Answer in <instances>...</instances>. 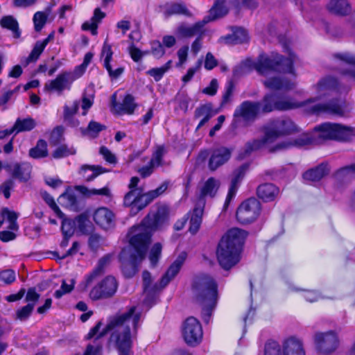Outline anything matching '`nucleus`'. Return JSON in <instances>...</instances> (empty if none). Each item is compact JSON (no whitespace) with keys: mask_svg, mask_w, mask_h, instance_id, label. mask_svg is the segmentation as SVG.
<instances>
[{"mask_svg":"<svg viewBox=\"0 0 355 355\" xmlns=\"http://www.w3.org/2000/svg\"><path fill=\"white\" fill-rule=\"evenodd\" d=\"M2 220L6 219L9 222L8 229L11 230H17L19 225L17 223L18 215L16 212L10 211L8 208H4L1 211Z\"/></svg>","mask_w":355,"mask_h":355,"instance_id":"de8ad7c7","label":"nucleus"},{"mask_svg":"<svg viewBox=\"0 0 355 355\" xmlns=\"http://www.w3.org/2000/svg\"><path fill=\"white\" fill-rule=\"evenodd\" d=\"M76 77L71 71H62L52 80L47 82L44 85V89L49 92H56L62 94L64 90H69Z\"/></svg>","mask_w":355,"mask_h":355,"instance_id":"f3484780","label":"nucleus"},{"mask_svg":"<svg viewBox=\"0 0 355 355\" xmlns=\"http://www.w3.org/2000/svg\"><path fill=\"white\" fill-rule=\"evenodd\" d=\"M285 49L288 58H285L278 53L272 54L270 56L261 54L257 61L247 59L241 64L235 67L233 69V76L237 78L252 69L262 75L270 71L294 74L293 62L295 60V55L287 46Z\"/></svg>","mask_w":355,"mask_h":355,"instance_id":"39448f33","label":"nucleus"},{"mask_svg":"<svg viewBox=\"0 0 355 355\" xmlns=\"http://www.w3.org/2000/svg\"><path fill=\"white\" fill-rule=\"evenodd\" d=\"M334 58L338 64L340 72L355 80V55L345 52L336 53Z\"/></svg>","mask_w":355,"mask_h":355,"instance_id":"6ab92c4d","label":"nucleus"},{"mask_svg":"<svg viewBox=\"0 0 355 355\" xmlns=\"http://www.w3.org/2000/svg\"><path fill=\"white\" fill-rule=\"evenodd\" d=\"M329 172L328 165L326 164H321L315 168L308 170L303 174V178L305 180L311 182H317L320 180L322 178L327 175Z\"/></svg>","mask_w":355,"mask_h":355,"instance_id":"2f4dec72","label":"nucleus"},{"mask_svg":"<svg viewBox=\"0 0 355 355\" xmlns=\"http://www.w3.org/2000/svg\"><path fill=\"white\" fill-rule=\"evenodd\" d=\"M16 276L14 270L8 269L0 272V281L6 284H10L15 281Z\"/></svg>","mask_w":355,"mask_h":355,"instance_id":"774afa93","label":"nucleus"},{"mask_svg":"<svg viewBox=\"0 0 355 355\" xmlns=\"http://www.w3.org/2000/svg\"><path fill=\"white\" fill-rule=\"evenodd\" d=\"M112 106L118 114H132L137 107L135 103L134 97L130 94H127L122 103H119L116 101V94L112 96Z\"/></svg>","mask_w":355,"mask_h":355,"instance_id":"5701e85b","label":"nucleus"},{"mask_svg":"<svg viewBox=\"0 0 355 355\" xmlns=\"http://www.w3.org/2000/svg\"><path fill=\"white\" fill-rule=\"evenodd\" d=\"M34 308L32 303L27 304L26 306L21 307L16 311L15 319L20 321L27 320L32 314Z\"/></svg>","mask_w":355,"mask_h":355,"instance_id":"3c124183","label":"nucleus"},{"mask_svg":"<svg viewBox=\"0 0 355 355\" xmlns=\"http://www.w3.org/2000/svg\"><path fill=\"white\" fill-rule=\"evenodd\" d=\"M191 99L185 93H178L175 98V101L178 104V108L186 113L188 110L189 104Z\"/></svg>","mask_w":355,"mask_h":355,"instance_id":"680f3d73","label":"nucleus"},{"mask_svg":"<svg viewBox=\"0 0 355 355\" xmlns=\"http://www.w3.org/2000/svg\"><path fill=\"white\" fill-rule=\"evenodd\" d=\"M93 219L97 225L105 230L115 227V215L107 207H101L96 209L93 214Z\"/></svg>","mask_w":355,"mask_h":355,"instance_id":"aec40b11","label":"nucleus"},{"mask_svg":"<svg viewBox=\"0 0 355 355\" xmlns=\"http://www.w3.org/2000/svg\"><path fill=\"white\" fill-rule=\"evenodd\" d=\"M353 134V129L339 123H324L314 128L311 134L304 133L292 141H282L273 147L272 151L302 147L309 144H320L326 140L344 141Z\"/></svg>","mask_w":355,"mask_h":355,"instance_id":"20e7f679","label":"nucleus"},{"mask_svg":"<svg viewBox=\"0 0 355 355\" xmlns=\"http://www.w3.org/2000/svg\"><path fill=\"white\" fill-rule=\"evenodd\" d=\"M28 155L33 159L46 157L49 155L46 141L42 139H39L35 146L29 150Z\"/></svg>","mask_w":355,"mask_h":355,"instance_id":"4c0bfd02","label":"nucleus"},{"mask_svg":"<svg viewBox=\"0 0 355 355\" xmlns=\"http://www.w3.org/2000/svg\"><path fill=\"white\" fill-rule=\"evenodd\" d=\"M141 317V312H137L136 307L132 306L125 312L110 318L96 340L111 332L108 342L116 349L119 355H133L132 343L137 336Z\"/></svg>","mask_w":355,"mask_h":355,"instance_id":"f03ea898","label":"nucleus"},{"mask_svg":"<svg viewBox=\"0 0 355 355\" xmlns=\"http://www.w3.org/2000/svg\"><path fill=\"white\" fill-rule=\"evenodd\" d=\"M182 334L188 345L198 344L202 338V329L199 321L193 317L188 318L184 323Z\"/></svg>","mask_w":355,"mask_h":355,"instance_id":"2eb2a0df","label":"nucleus"},{"mask_svg":"<svg viewBox=\"0 0 355 355\" xmlns=\"http://www.w3.org/2000/svg\"><path fill=\"white\" fill-rule=\"evenodd\" d=\"M265 355H282L280 345L273 340L267 342L265 345Z\"/></svg>","mask_w":355,"mask_h":355,"instance_id":"69168bd1","label":"nucleus"},{"mask_svg":"<svg viewBox=\"0 0 355 355\" xmlns=\"http://www.w3.org/2000/svg\"><path fill=\"white\" fill-rule=\"evenodd\" d=\"M76 226L83 234H89L94 230V225L85 214H81L75 218Z\"/></svg>","mask_w":355,"mask_h":355,"instance_id":"e433bc0d","label":"nucleus"},{"mask_svg":"<svg viewBox=\"0 0 355 355\" xmlns=\"http://www.w3.org/2000/svg\"><path fill=\"white\" fill-rule=\"evenodd\" d=\"M298 131V128L291 119L279 118L270 122V127L266 131V139L272 140L279 136L291 135Z\"/></svg>","mask_w":355,"mask_h":355,"instance_id":"9b49d317","label":"nucleus"},{"mask_svg":"<svg viewBox=\"0 0 355 355\" xmlns=\"http://www.w3.org/2000/svg\"><path fill=\"white\" fill-rule=\"evenodd\" d=\"M59 200H60V203L70 209L76 210L78 207L76 196L72 192L62 193Z\"/></svg>","mask_w":355,"mask_h":355,"instance_id":"a18cd8bd","label":"nucleus"},{"mask_svg":"<svg viewBox=\"0 0 355 355\" xmlns=\"http://www.w3.org/2000/svg\"><path fill=\"white\" fill-rule=\"evenodd\" d=\"M270 139H266V133L263 139H254L247 142L242 150H241L238 157L239 159H243L248 157L252 152L259 150L266 143L268 142Z\"/></svg>","mask_w":355,"mask_h":355,"instance_id":"7c9ffc66","label":"nucleus"},{"mask_svg":"<svg viewBox=\"0 0 355 355\" xmlns=\"http://www.w3.org/2000/svg\"><path fill=\"white\" fill-rule=\"evenodd\" d=\"M139 190H130L124 196L123 205L125 207H131V212L135 211L137 196L140 193Z\"/></svg>","mask_w":355,"mask_h":355,"instance_id":"864d4df0","label":"nucleus"},{"mask_svg":"<svg viewBox=\"0 0 355 355\" xmlns=\"http://www.w3.org/2000/svg\"><path fill=\"white\" fill-rule=\"evenodd\" d=\"M226 0H215L214 4L209 10V15L202 21H199L192 26L186 24H180L175 30V34L179 38H190L196 35H201L203 33L205 25L210 21H213L225 15L228 10L225 6Z\"/></svg>","mask_w":355,"mask_h":355,"instance_id":"6e6552de","label":"nucleus"},{"mask_svg":"<svg viewBox=\"0 0 355 355\" xmlns=\"http://www.w3.org/2000/svg\"><path fill=\"white\" fill-rule=\"evenodd\" d=\"M48 13L42 11L36 12L33 17V21L34 24V29L36 32H40L45 26L47 19Z\"/></svg>","mask_w":355,"mask_h":355,"instance_id":"8fccbe9b","label":"nucleus"},{"mask_svg":"<svg viewBox=\"0 0 355 355\" xmlns=\"http://www.w3.org/2000/svg\"><path fill=\"white\" fill-rule=\"evenodd\" d=\"M257 194L263 201L270 202L279 194V189L272 183H265L257 187Z\"/></svg>","mask_w":355,"mask_h":355,"instance_id":"bb28decb","label":"nucleus"},{"mask_svg":"<svg viewBox=\"0 0 355 355\" xmlns=\"http://www.w3.org/2000/svg\"><path fill=\"white\" fill-rule=\"evenodd\" d=\"M76 153V150L73 146H68L67 145L62 144L58 146L52 153L54 159H60L69 155H73Z\"/></svg>","mask_w":355,"mask_h":355,"instance_id":"09e8293b","label":"nucleus"},{"mask_svg":"<svg viewBox=\"0 0 355 355\" xmlns=\"http://www.w3.org/2000/svg\"><path fill=\"white\" fill-rule=\"evenodd\" d=\"M162 245L160 243H155L150 251L149 259L153 266H155L162 254Z\"/></svg>","mask_w":355,"mask_h":355,"instance_id":"052dcab7","label":"nucleus"},{"mask_svg":"<svg viewBox=\"0 0 355 355\" xmlns=\"http://www.w3.org/2000/svg\"><path fill=\"white\" fill-rule=\"evenodd\" d=\"M105 128V125L98 122L92 121L89 123L87 128L82 130V132L85 135H89L92 138H96L98 137L99 132Z\"/></svg>","mask_w":355,"mask_h":355,"instance_id":"49530a36","label":"nucleus"},{"mask_svg":"<svg viewBox=\"0 0 355 355\" xmlns=\"http://www.w3.org/2000/svg\"><path fill=\"white\" fill-rule=\"evenodd\" d=\"M70 282L71 284H68L65 280H62L60 288L59 290H57L54 293V296L55 298L60 299L64 295L69 293L73 290L75 284V280L73 279H71Z\"/></svg>","mask_w":355,"mask_h":355,"instance_id":"e2e57ef3","label":"nucleus"},{"mask_svg":"<svg viewBox=\"0 0 355 355\" xmlns=\"http://www.w3.org/2000/svg\"><path fill=\"white\" fill-rule=\"evenodd\" d=\"M3 168L14 180L27 182L31 177L32 166L28 162L7 163Z\"/></svg>","mask_w":355,"mask_h":355,"instance_id":"dca6fc26","label":"nucleus"},{"mask_svg":"<svg viewBox=\"0 0 355 355\" xmlns=\"http://www.w3.org/2000/svg\"><path fill=\"white\" fill-rule=\"evenodd\" d=\"M316 350L322 354L333 353L338 347L339 340L337 334L333 331L317 332L314 335Z\"/></svg>","mask_w":355,"mask_h":355,"instance_id":"f8f14e48","label":"nucleus"},{"mask_svg":"<svg viewBox=\"0 0 355 355\" xmlns=\"http://www.w3.org/2000/svg\"><path fill=\"white\" fill-rule=\"evenodd\" d=\"M234 90V84L233 81H229L225 88V92L222 96L221 102L219 109L225 108L227 105H230L232 101L233 94Z\"/></svg>","mask_w":355,"mask_h":355,"instance_id":"c03bdc74","label":"nucleus"},{"mask_svg":"<svg viewBox=\"0 0 355 355\" xmlns=\"http://www.w3.org/2000/svg\"><path fill=\"white\" fill-rule=\"evenodd\" d=\"M270 139H266V133L263 139H254L247 142L242 150H241L238 157L239 159H243L248 157L252 152L259 150L266 143L268 142Z\"/></svg>","mask_w":355,"mask_h":355,"instance_id":"c756f323","label":"nucleus"},{"mask_svg":"<svg viewBox=\"0 0 355 355\" xmlns=\"http://www.w3.org/2000/svg\"><path fill=\"white\" fill-rule=\"evenodd\" d=\"M165 153V150L163 146H159L155 153L153 154L150 164L154 167H158L162 164V159Z\"/></svg>","mask_w":355,"mask_h":355,"instance_id":"0e129e2a","label":"nucleus"},{"mask_svg":"<svg viewBox=\"0 0 355 355\" xmlns=\"http://www.w3.org/2000/svg\"><path fill=\"white\" fill-rule=\"evenodd\" d=\"M42 197L45 202L50 207L54 213L59 218H63L64 214L62 212L59 207L56 205L53 198L46 191L42 193Z\"/></svg>","mask_w":355,"mask_h":355,"instance_id":"5fc2aeb1","label":"nucleus"},{"mask_svg":"<svg viewBox=\"0 0 355 355\" xmlns=\"http://www.w3.org/2000/svg\"><path fill=\"white\" fill-rule=\"evenodd\" d=\"M318 96L311 98L307 101L297 102L291 98H288L280 94H268L264 96L262 103V112H270L273 110L284 111L295 109L306 105L309 103L315 102L322 99L325 96H332L334 92H347L349 88H341L337 80L332 77H327L322 79L317 85Z\"/></svg>","mask_w":355,"mask_h":355,"instance_id":"7ed1b4c3","label":"nucleus"},{"mask_svg":"<svg viewBox=\"0 0 355 355\" xmlns=\"http://www.w3.org/2000/svg\"><path fill=\"white\" fill-rule=\"evenodd\" d=\"M264 86L271 90H290L295 84L286 78L274 77L263 81Z\"/></svg>","mask_w":355,"mask_h":355,"instance_id":"a878e982","label":"nucleus"},{"mask_svg":"<svg viewBox=\"0 0 355 355\" xmlns=\"http://www.w3.org/2000/svg\"><path fill=\"white\" fill-rule=\"evenodd\" d=\"M64 128L62 125L56 126L51 132L49 142L53 146H56L64 140Z\"/></svg>","mask_w":355,"mask_h":355,"instance_id":"4d7b16f0","label":"nucleus"},{"mask_svg":"<svg viewBox=\"0 0 355 355\" xmlns=\"http://www.w3.org/2000/svg\"><path fill=\"white\" fill-rule=\"evenodd\" d=\"M110 258L109 256H105L101 258L97 264V266L94 268L91 274H89L85 282H83L79 286L80 290L84 291L87 289L88 286L93 282V280L98 275H101L105 268L109 263Z\"/></svg>","mask_w":355,"mask_h":355,"instance_id":"c85d7f7f","label":"nucleus"},{"mask_svg":"<svg viewBox=\"0 0 355 355\" xmlns=\"http://www.w3.org/2000/svg\"><path fill=\"white\" fill-rule=\"evenodd\" d=\"M76 226L75 220H71L69 218L63 219L62 222L61 230L63 235H67V236H72L74 233Z\"/></svg>","mask_w":355,"mask_h":355,"instance_id":"bf43d9fd","label":"nucleus"},{"mask_svg":"<svg viewBox=\"0 0 355 355\" xmlns=\"http://www.w3.org/2000/svg\"><path fill=\"white\" fill-rule=\"evenodd\" d=\"M165 15L171 16L173 15H183L187 17H191L192 13L187 9L184 3H173L166 10Z\"/></svg>","mask_w":355,"mask_h":355,"instance_id":"a19ab883","label":"nucleus"},{"mask_svg":"<svg viewBox=\"0 0 355 355\" xmlns=\"http://www.w3.org/2000/svg\"><path fill=\"white\" fill-rule=\"evenodd\" d=\"M166 219V209L160 207L156 212L149 213L140 225L132 227L130 246L123 248L119 254L121 271L126 278H131L136 274L139 264L146 257L152 232L159 228Z\"/></svg>","mask_w":355,"mask_h":355,"instance_id":"f257e3e1","label":"nucleus"},{"mask_svg":"<svg viewBox=\"0 0 355 355\" xmlns=\"http://www.w3.org/2000/svg\"><path fill=\"white\" fill-rule=\"evenodd\" d=\"M128 50L132 59L136 62H139L144 55L148 53V51H141L132 42L130 44Z\"/></svg>","mask_w":355,"mask_h":355,"instance_id":"338daca9","label":"nucleus"},{"mask_svg":"<svg viewBox=\"0 0 355 355\" xmlns=\"http://www.w3.org/2000/svg\"><path fill=\"white\" fill-rule=\"evenodd\" d=\"M327 8L331 13L339 16H347L352 12V6L347 0H331Z\"/></svg>","mask_w":355,"mask_h":355,"instance_id":"cd10ccee","label":"nucleus"},{"mask_svg":"<svg viewBox=\"0 0 355 355\" xmlns=\"http://www.w3.org/2000/svg\"><path fill=\"white\" fill-rule=\"evenodd\" d=\"M49 42L50 40L47 38L43 41H37L29 55L23 58L21 63L26 66L31 62L37 61Z\"/></svg>","mask_w":355,"mask_h":355,"instance_id":"473e14b6","label":"nucleus"},{"mask_svg":"<svg viewBox=\"0 0 355 355\" xmlns=\"http://www.w3.org/2000/svg\"><path fill=\"white\" fill-rule=\"evenodd\" d=\"M248 168V164H244L236 168L233 173V177L231 181V184L229 189V191L225 200V205H227L232 199L236 195L239 185Z\"/></svg>","mask_w":355,"mask_h":355,"instance_id":"b1692460","label":"nucleus"},{"mask_svg":"<svg viewBox=\"0 0 355 355\" xmlns=\"http://www.w3.org/2000/svg\"><path fill=\"white\" fill-rule=\"evenodd\" d=\"M345 101L341 98L335 99L327 103H320L311 107L310 112L312 114H320L322 112L331 113L343 116L344 114Z\"/></svg>","mask_w":355,"mask_h":355,"instance_id":"412c9836","label":"nucleus"},{"mask_svg":"<svg viewBox=\"0 0 355 355\" xmlns=\"http://www.w3.org/2000/svg\"><path fill=\"white\" fill-rule=\"evenodd\" d=\"M118 286L114 277L107 276L91 290L89 297L92 300L110 298L116 293Z\"/></svg>","mask_w":355,"mask_h":355,"instance_id":"ddd939ff","label":"nucleus"},{"mask_svg":"<svg viewBox=\"0 0 355 355\" xmlns=\"http://www.w3.org/2000/svg\"><path fill=\"white\" fill-rule=\"evenodd\" d=\"M261 105L260 102L243 101L234 110V121L237 123L240 119L245 122L253 121L260 111Z\"/></svg>","mask_w":355,"mask_h":355,"instance_id":"4468645a","label":"nucleus"},{"mask_svg":"<svg viewBox=\"0 0 355 355\" xmlns=\"http://www.w3.org/2000/svg\"><path fill=\"white\" fill-rule=\"evenodd\" d=\"M105 171V168L98 165L84 164L80 168V173L86 181L90 182Z\"/></svg>","mask_w":355,"mask_h":355,"instance_id":"72a5a7b5","label":"nucleus"},{"mask_svg":"<svg viewBox=\"0 0 355 355\" xmlns=\"http://www.w3.org/2000/svg\"><path fill=\"white\" fill-rule=\"evenodd\" d=\"M203 215V208L200 207H196L192 212L190 219L189 232L192 234H195L199 230L202 223V218Z\"/></svg>","mask_w":355,"mask_h":355,"instance_id":"ea45409f","label":"nucleus"},{"mask_svg":"<svg viewBox=\"0 0 355 355\" xmlns=\"http://www.w3.org/2000/svg\"><path fill=\"white\" fill-rule=\"evenodd\" d=\"M0 26L3 28L11 31L15 38H19L20 37L21 32L19 28V24L13 16L7 15L3 17L0 19Z\"/></svg>","mask_w":355,"mask_h":355,"instance_id":"f704fd0d","label":"nucleus"},{"mask_svg":"<svg viewBox=\"0 0 355 355\" xmlns=\"http://www.w3.org/2000/svg\"><path fill=\"white\" fill-rule=\"evenodd\" d=\"M113 51L112 46L107 44V40L105 41L101 50V56L103 58V66L107 71L109 76L114 79L118 78L124 71L123 67H119L113 70L110 62L112 60Z\"/></svg>","mask_w":355,"mask_h":355,"instance_id":"4be33fe9","label":"nucleus"},{"mask_svg":"<svg viewBox=\"0 0 355 355\" xmlns=\"http://www.w3.org/2000/svg\"><path fill=\"white\" fill-rule=\"evenodd\" d=\"M219 187V182L214 178H209L204 184L201 189V195L203 196H209L213 197L215 196L218 188Z\"/></svg>","mask_w":355,"mask_h":355,"instance_id":"79ce46f5","label":"nucleus"},{"mask_svg":"<svg viewBox=\"0 0 355 355\" xmlns=\"http://www.w3.org/2000/svg\"><path fill=\"white\" fill-rule=\"evenodd\" d=\"M248 232L239 228L230 230L220 239L216 256L220 266L229 270L236 265L240 259V252Z\"/></svg>","mask_w":355,"mask_h":355,"instance_id":"0eeeda50","label":"nucleus"},{"mask_svg":"<svg viewBox=\"0 0 355 355\" xmlns=\"http://www.w3.org/2000/svg\"><path fill=\"white\" fill-rule=\"evenodd\" d=\"M233 148L220 146L212 150L209 159L208 167L214 171L220 166L227 163L232 156Z\"/></svg>","mask_w":355,"mask_h":355,"instance_id":"a211bd4d","label":"nucleus"},{"mask_svg":"<svg viewBox=\"0 0 355 355\" xmlns=\"http://www.w3.org/2000/svg\"><path fill=\"white\" fill-rule=\"evenodd\" d=\"M76 190L83 193V195L86 196H92L94 195L98 196H110V191L108 187H105L103 188L96 189H89L85 186H77Z\"/></svg>","mask_w":355,"mask_h":355,"instance_id":"37998d69","label":"nucleus"},{"mask_svg":"<svg viewBox=\"0 0 355 355\" xmlns=\"http://www.w3.org/2000/svg\"><path fill=\"white\" fill-rule=\"evenodd\" d=\"M261 212L259 201L250 198L243 201L238 207L236 216L237 220L243 225L252 223L259 217Z\"/></svg>","mask_w":355,"mask_h":355,"instance_id":"9d476101","label":"nucleus"},{"mask_svg":"<svg viewBox=\"0 0 355 355\" xmlns=\"http://www.w3.org/2000/svg\"><path fill=\"white\" fill-rule=\"evenodd\" d=\"M224 40L227 44H241L248 42V35L246 30L237 28L232 34L225 37Z\"/></svg>","mask_w":355,"mask_h":355,"instance_id":"58836bf2","label":"nucleus"},{"mask_svg":"<svg viewBox=\"0 0 355 355\" xmlns=\"http://www.w3.org/2000/svg\"><path fill=\"white\" fill-rule=\"evenodd\" d=\"M172 61H168L164 66L159 68H152L147 71V73L153 77L155 81L162 79L164 74L171 68Z\"/></svg>","mask_w":355,"mask_h":355,"instance_id":"603ef678","label":"nucleus"},{"mask_svg":"<svg viewBox=\"0 0 355 355\" xmlns=\"http://www.w3.org/2000/svg\"><path fill=\"white\" fill-rule=\"evenodd\" d=\"M338 178L349 180L355 177V164L345 166L339 169L336 173Z\"/></svg>","mask_w":355,"mask_h":355,"instance_id":"13d9d810","label":"nucleus"},{"mask_svg":"<svg viewBox=\"0 0 355 355\" xmlns=\"http://www.w3.org/2000/svg\"><path fill=\"white\" fill-rule=\"evenodd\" d=\"M186 257L185 252H182L179 254L162 276L159 284H155L153 286H151L152 278L150 273L147 270L144 271L142 273L144 291L146 293L156 291L165 288L178 274L186 259Z\"/></svg>","mask_w":355,"mask_h":355,"instance_id":"1a4fd4ad","label":"nucleus"},{"mask_svg":"<svg viewBox=\"0 0 355 355\" xmlns=\"http://www.w3.org/2000/svg\"><path fill=\"white\" fill-rule=\"evenodd\" d=\"M212 116V105L211 103L201 105L199 107H198L194 112L195 119H198L200 117L211 118Z\"/></svg>","mask_w":355,"mask_h":355,"instance_id":"6e6d98bb","label":"nucleus"},{"mask_svg":"<svg viewBox=\"0 0 355 355\" xmlns=\"http://www.w3.org/2000/svg\"><path fill=\"white\" fill-rule=\"evenodd\" d=\"M283 355H305L302 342L295 337L286 340L283 344Z\"/></svg>","mask_w":355,"mask_h":355,"instance_id":"393cba45","label":"nucleus"},{"mask_svg":"<svg viewBox=\"0 0 355 355\" xmlns=\"http://www.w3.org/2000/svg\"><path fill=\"white\" fill-rule=\"evenodd\" d=\"M36 121L31 117H27L25 119L18 118L17 119L14 125L12 126L15 134L31 131L34 129L36 126Z\"/></svg>","mask_w":355,"mask_h":355,"instance_id":"c9c22d12","label":"nucleus"},{"mask_svg":"<svg viewBox=\"0 0 355 355\" xmlns=\"http://www.w3.org/2000/svg\"><path fill=\"white\" fill-rule=\"evenodd\" d=\"M191 291L196 302L202 306V320L208 324L218 299L216 282L207 274H198L193 278Z\"/></svg>","mask_w":355,"mask_h":355,"instance_id":"423d86ee","label":"nucleus"}]
</instances>
